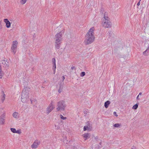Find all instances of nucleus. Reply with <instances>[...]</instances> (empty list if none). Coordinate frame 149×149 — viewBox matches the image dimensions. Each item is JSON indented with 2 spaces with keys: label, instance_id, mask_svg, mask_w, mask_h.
Listing matches in <instances>:
<instances>
[{
  "label": "nucleus",
  "instance_id": "obj_14",
  "mask_svg": "<svg viewBox=\"0 0 149 149\" xmlns=\"http://www.w3.org/2000/svg\"><path fill=\"white\" fill-rule=\"evenodd\" d=\"M102 16L103 17V19H109L108 17V13L107 12H104V14H102Z\"/></svg>",
  "mask_w": 149,
  "mask_h": 149
},
{
  "label": "nucleus",
  "instance_id": "obj_22",
  "mask_svg": "<svg viewBox=\"0 0 149 149\" xmlns=\"http://www.w3.org/2000/svg\"><path fill=\"white\" fill-rule=\"evenodd\" d=\"M85 72H81L80 74V76L81 77H83L85 75Z\"/></svg>",
  "mask_w": 149,
  "mask_h": 149
},
{
  "label": "nucleus",
  "instance_id": "obj_21",
  "mask_svg": "<svg viewBox=\"0 0 149 149\" xmlns=\"http://www.w3.org/2000/svg\"><path fill=\"white\" fill-rule=\"evenodd\" d=\"M10 130L13 133H15L16 132V130L15 128H11Z\"/></svg>",
  "mask_w": 149,
  "mask_h": 149
},
{
  "label": "nucleus",
  "instance_id": "obj_9",
  "mask_svg": "<svg viewBox=\"0 0 149 149\" xmlns=\"http://www.w3.org/2000/svg\"><path fill=\"white\" fill-rule=\"evenodd\" d=\"M5 116V114L3 113L0 117V124L2 125L4 123Z\"/></svg>",
  "mask_w": 149,
  "mask_h": 149
},
{
  "label": "nucleus",
  "instance_id": "obj_5",
  "mask_svg": "<svg viewBox=\"0 0 149 149\" xmlns=\"http://www.w3.org/2000/svg\"><path fill=\"white\" fill-rule=\"evenodd\" d=\"M102 24V26L106 28H111L112 26L111 23L109 19H103Z\"/></svg>",
  "mask_w": 149,
  "mask_h": 149
},
{
  "label": "nucleus",
  "instance_id": "obj_11",
  "mask_svg": "<svg viewBox=\"0 0 149 149\" xmlns=\"http://www.w3.org/2000/svg\"><path fill=\"white\" fill-rule=\"evenodd\" d=\"M13 117L17 119L19 117V113L17 112H14L12 114Z\"/></svg>",
  "mask_w": 149,
  "mask_h": 149
},
{
  "label": "nucleus",
  "instance_id": "obj_7",
  "mask_svg": "<svg viewBox=\"0 0 149 149\" xmlns=\"http://www.w3.org/2000/svg\"><path fill=\"white\" fill-rule=\"evenodd\" d=\"M17 44L18 42L16 41L13 42V43L11 47V49L12 52L14 54H15L16 52Z\"/></svg>",
  "mask_w": 149,
  "mask_h": 149
},
{
  "label": "nucleus",
  "instance_id": "obj_19",
  "mask_svg": "<svg viewBox=\"0 0 149 149\" xmlns=\"http://www.w3.org/2000/svg\"><path fill=\"white\" fill-rule=\"evenodd\" d=\"M26 1V0H21L20 1V3L21 4H24Z\"/></svg>",
  "mask_w": 149,
  "mask_h": 149
},
{
  "label": "nucleus",
  "instance_id": "obj_12",
  "mask_svg": "<svg viewBox=\"0 0 149 149\" xmlns=\"http://www.w3.org/2000/svg\"><path fill=\"white\" fill-rule=\"evenodd\" d=\"M91 127L89 125L84 126V131L87 130L89 132L91 131Z\"/></svg>",
  "mask_w": 149,
  "mask_h": 149
},
{
  "label": "nucleus",
  "instance_id": "obj_34",
  "mask_svg": "<svg viewBox=\"0 0 149 149\" xmlns=\"http://www.w3.org/2000/svg\"><path fill=\"white\" fill-rule=\"evenodd\" d=\"M62 78H63V80H64V79H65L64 77V76H63L62 77Z\"/></svg>",
  "mask_w": 149,
  "mask_h": 149
},
{
  "label": "nucleus",
  "instance_id": "obj_33",
  "mask_svg": "<svg viewBox=\"0 0 149 149\" xmlns=\"http://www.w3.org/2000/svg\"><path fill=\"white\" fill-rule=\"evenodd\" d=\"M142 94V93L140 92V93H139V95H138L139 96L140 95H141Z\"/></svg>",
  "mask_w": 149,
  "mask_h": 149
},
{
  "label": "nucleus",
  "instance_id": "obj_31",
  "mask_svg": "<svg viewBox=\"0 0 149 149\" xmlns=\"http://www.w3.org/2000/svg\"><path fill=\"white\" fill-rule=\"evenodd\" d=\"M140 1H139L137 3V5L138 6H139L140 4Z\"/></svg>",
  "mask_w": 149,
  "mask_h": 149
},
{
  "label": "nucleus",
  "instance_id": "obj_36",
  "mask_svg": "<svg viewBox=\"0 0 149 149\" xmlns=\"http://www.w3.org/2000/svg\"><path fill=\"white\" fill-rule=\"evenodd\" d=\"M59 128V127H57V129H58Z\"/></svg>",
  "mask_w": 149,
  "mask_h": 149
},
{
  "label": "nucleus",
  "instance_id": "obj_16",
  "mask_svg": "<svg viewBox=\"0 0 149 149\" xmlns=\"http://www.w3.org/2000/svg\"><path fill=\"white\" fill-rule=\"evenodd\" d=\"M2 63L4 65V66H6L7 67L8 66V61H5V60H3L1 61Z\"/></svg>",
  "mask_w": 149,
  "mask_h": 149
},
{
  "label": "nucleus",
  "instance_id": "obj_3",
  "mask_svg": "<svg viewBox=\"0 0 149 149\" xmlns=\"http://www.w3.org/2000/svg\"><path fill=\"white\" fill-rule=\"evenodd\" d=\"M28 89L27 87L24 88L22 93L21 101L23 103L26 102L29 98V93L27 91Z\"/></svg>",
  "mask_w": 149,
  "mask_h": 149
},
{
  "label": "nucleus",
  "instance_id": "obj_27",
  "mask_svg": "<svg viewBox=\"0 0 149 149\" xmlns=\"http://www.w3.org/2000/svg\"><path fill=\"white\" fill-rule=\"evenodd\" d=\"M113 114L115 115L117 117L118 116V115L116 114V112H113Z\"/></svg>",
  "mask_w": 149,
  "mask_h": 149
},
{
  "label": "nucleus",
  "instance_id": "obj_28",
  "mask_svg": "<svg viewBox=\"0 0 149 149\" xmlns=\"http://www.w3.org/2000/svg\"><path fill=\"white\" fill-rule=\"evenodd\" d=\"M71 69L72 70L75 69V67H74V66L72 67H71Z\"/></svg>",
  "mask_w": 149,
  "mask_h": 149
},
{
  "label": "nucleus",
  "instance_id": "obj_2",
  "mask_svg": "<svg viewBox=\"0 0 149 149\" xmlns=\"http://www.w3.org/2000/svg\"><path fill=\"white\" fill-rule=\"evenodd\" d=\"M63 33L61 31L56 34L55 36V46L57 49H59L60 47V45L62 43L63 39Z\"/></svg>",
  "mask_w": 149,
  "mask_h": 149
},
{
  "label": "nucleus",
  "instance_id": "obj_15",
  "mask_svg": "<svg viewBox=\"0 0 149 149\" xmlns=\"http://www.w3.org/2000/svg\"><path fill=\"white\" fill-rule=\"evenodd\" d=\"M82 135L83 137L85 138V140H86L90 138V134L88 133H85Z\"/></svg>",
  "mask_w": 149,
  "mask_h": 149
},
{
  "label": "nucleus",
  "instance_id": "obj_10",
  "mask_svg": "<svg viewBox=\"0 0 149 149\" xmlns=\"http://www.w3.org/2000/svg\"><path fill=\"white\" fill-rule=\"evenodd\" d=\"M4 22L6 24V26L7 28H9L10 26V23L7 19H4Z\"/></svg>",
  "mask_w": 149,
  "mask_h": 149
},
{
  "label": "nucleus",
  "instance_id": "obj_13",
  "mask_svg": "<svg viewBox=\"0 0 149 149\" xmlns=\"http://www.w3.org/2000/svg\"><path fill=\"white\" fill-rule=\"evenodd\" d=\"M52 61L53 63V69L54 71V74L55 72L56 68V63H55V58H53L52 59Z\"/></svg>",
  "mask_w": 149,
  "mask_h": 149
},
{
  "label": "nucleus",
  "instance_id": "obj_37",
  "mask_svg": "<svg viewBox=\"0 0 149 149\" xmlns=\"http://www.w3.org/2000/svg\"><path fill=\"white\" fill-rule=\"evenodd\" d=\"M141 0H140V1H141Z\"/></svg>",
  "mask_w": 149,
  "mask_h": 149
},
{
  "label": "nucleus",
  "instance_id": "obj_30",
  "mask_svg": "<svg viewBox=\"0 0 149 149\" xmlns=\"http://www.w3.org/2000/svg\"><path fill=\"white\" fill-rule=\"evenodd\" d=\"M131 149H136V148L135 147L133 146Z\"/></svg>",
  "mask_w": 149,
  "mask_h": 149
},
{
  "label": "nucleus",
  "instance_id": "obj_35",
  "mask_svg": "<svg viewBox=\"0 0 149 149\" xmlns=\"http://www.w3.org/2000/svg\"><path fill=\"white\" fill-rule=\"evenodd\" d=\"M149 49V46H148V47L147 48V49H146V50L147 51L148 50V49Z\"/></svg>",
  "mask_w": 149,
  "mask_h": 149
},
{
  "label": "nucleus",
  "instance_id": "obj_23",
  "mask_svg": "<svg viewBox=\"0 0 149 149\" xmlns=\"http://www.w3.org/2000/svg\"><path fill=\"white\" fill-rule=\"evenodd\" d=\"M60 117L61 119L63 120H65L66 119V117H63L62 115H60Z\"/></svg>",
  "mask_w": 149,
  "mask_h": 149
},
{
  "label": "nucleus",
  "instance_id": "obj_32",
  "mask_svg": "<svg viewBox=\"0 0 149 149\" xmlns=\"http://www.w3.org/2000/svg\"><path fill=\"white\" fill-rule=\"evenodd\" d=\"M139 96L138 95L136 97V99L137 100H139L140 99L139 98Z\"/></svg>",
  "mask_w": 149,
  "mask_h": 149
},
{
  "label": "nucleus",
  "instance_id": "obj_17",
  "mask_svg": "<svg viewBox=\"0 0 149 149\" xmlns=\"http://www.w3.org/2000/svg\"><path fill=\"white\" fill-rule=\"evenodd\" d=\"M110 102L109 101H107L104 103V107L107 108L108 107L109 105L110 104Z\"/></svg>",
  "mask_w": 149,
  "mask_h": 149
},
{
  "label": "nucleus",
  "instance_id": "obj_25",
  "mask_svg": "<svg viewBox=\"0 0 149 149\" xmlns=\"http://www.w3.org/2000/svg\"><path fill=\"white\" fill-rule=\"evenodd\" d=\"M21 132L20 130H16L15 133H17L18 134H20L21 133Z\"/></svg>",
  "mask_w": 149,
  "mask_h": 149
},
{
  "label": "nucleus",
  "instance_id": "obj_29",
  "mask_svg": "<svg viewBox=\"0 0 149 149\" xmlns=\"http://www.w3.org/2000/svg\"><path fill=\"white\" fill-rule=\"evenodd\" d=\"M147 51L146 50L143 53V54H144V55H146V52Z\"/></svg>",
  "mask_w": 149,
  "mask_h": 149
},
{
  "label": "nucleus",
  "instance_id": "obj_20",
  "mask_svg": "<svg viewBox=\"0 0 149 149\" xmlns=\"http://www.w3.org/2000/svg\"><path fill=\"white\" fill-rule=\"evenodd\" d=\"M121 125L120 124L116 123L114 125V126L115 127H119L121 126Z\"/></svg>",
  "mask_w": 149,
  "mask_h": 149
},
{
  "label": "nucleus",
  "instance_id": "obj_6",
  "mask_svg": "<svg viewBox=\"0 0 149 149\" xmlns=\"http://www.w3.org/2000/svg\"><path fill=\"white\" fill-rule=\"evenodd\" d=\"M55 107L53 102H51L47 107L46 109V113L47 114H49L54 109Z\"/></svg>",
  "mask_w": 149,
  "mask_h": 149
},
{
  "label": "nucleus",
  "instance_id": "obj_26",
  "mask_svg": "<svg viewBox=\"0 0 149 149\" xmlns=\"http://www.w3.org/2000/svg\"><path fill=\"white\" fill-rule=\"evenodd\" d=\"M62 89H61V88H60L58 90V92L59 93H60L62 92Z\"/></svg>",
  "mask_w": 149,
  "mask_h": 149
},
{
  "label": "nucleus",
  "instance_id": "obj_24",
  "mask_svg": "<svg viewBox=\"0 0 149 149\" xmlns=\"http://www.w3.org/2000/svg\"><path fill=\"white\" fill-rule=\"evenodd\" d=\"M3 97H2V100H4L5 98V95L4 93L3 92Z\"/></svg>",
  "mask_w": 149,
  "mask_h": 149
},
{
  "label": "nucleus",
  "instance_id": "obj_18",
  "mask_svg": "<svg viewBox=\"0 0 149 149\" xmlns=\"http://www.w3.org/2000/svg\"><path fill=\"white\" fill-rule=\"evenodd\" d=\"M138 104H136L133 106L132 109H136L138 108Z\"/></svg>",
  "mask_w": 149,
  "mask_h": 149
},
{
  "label": "nucleus",
  "instance_id": "obj_1",
  "mask_svg": "<svg viewBox=\"0 0 149 149\" xmlns=\"http://www.w3.org/2000/svg\"><path fill=\"white\" fill-rule=\"evenodd\" d=\"M94 28H91L87 33L85 36L84 43L86 45H88L93 42L95 40Z\"/></svg>",
  "mask_w": 149,
  "mask_h": 149
},
{
  "label": "nucleus",
  "instance_id": "obj_8",
  "mask_svg": "<svg viewBox=\"0 0 149 149\" xmlns=\"http://www.w3.org/2000/svg\"><path fill=\"white\" fill-rule=\"evenodd\" d=\"M40 144V141L38 140H36L31 145V147L34 149L37 148L38 146Z\"/></svg>",
  "mask_w": 149,
  "mask_h": 149
},
{
  "label": "nucleus",
  "instance_id": "obj_4",
  "mask_svg": "<svg viewBox=\"0 0 149 149\" xmlns=\"http://www.w3.org/2000/svg\"><path fill=\"white\" fill-rule=\"evenodd\" d=\"M66 107V105L65 101L61 100L57 103L56 109L57 111H63Z\"/></svg>",
  "mask_w": 149,
  "mask_h": 149
}]
</instances>
